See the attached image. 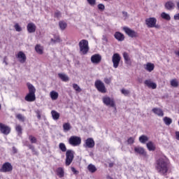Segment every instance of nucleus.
<instances>
[{
  "mask_svg": "<svg viewBox=\"0 0 179 179\" xmlns=\"http://www.w3.org/2000/svg\"><path fill=\"white\" fill-rule=\"evenodd\" d=\"M155 169L161 176H166L169 171V162L167 159L161 157L157 160Z\"/></svg>",
  "mask_w": 179,
  "mask_h": 179,
  "instance_id": "1",
  "label": "nucleus"
},
{
  "mask_svg": "<svg viewBox=\"0 0 179 179\" xmlns=\"http://www.w3.org/2000/svg\"><path fill=\"white\" fill-rule=\"evenodd\" d=\"M80 52L83 55H86L89 52V41L86 39H83L79 42Z\"/></svg>",
  "mask_w": 179,
  "mask_h": 179,
  "instance_id": "2",
  "label": "nucleus"
},
{
  "mask_svg": "<svg viewBox=\"0 0 179 179\" xmlns=\"http://www.w3.org/2000/svg\"><path fill=\"white\" fill-rule=\"evenodd\" d=\"M74 155L75 152L72 150H68L66 152V166H71V164L73 162V157H75Z\"/></svg>",
  "mask_w": 179,
  "mask_h": 179,
  "instance_id": "3",
  "label": "nucleus"
},
{
  "mask_svg": "<svg viewBox=\"0 0 179 179\" xmlns=\"http://www.w3.org/2000/svg\"><path fill=\"white\" fill-rule=\"evenodd\" d=\"M94 86L96 89L100 93H106L107 89L106 88V85H104V83H103L100 80H97L95 81Z\"/></svg>",
  "mask_w": 179,
  "mask_h": 179,
  "instance_id": "4",
  "label": "nucleus"
},
{
  "mask_svg": "<svg viewBox=\"0 0 179 179\" xmlns=\"http://www.w3.org/2000/svg\"><path fill=\"white\" fill-rule=\"evenodd\" d=\"M69 143L71 146H79L82 143V138L76 136H71L69 139Z\"/></svg>",
  "mask_w": 179,
  "mask_h": 179,
  "instance_id": "5",
  "label": "nucleus"
},
{
  "mask_svg": "<svg viewBox=\"0 0 179 179\" xmlns=\"http://www.w3.org/2000/svg\"><path fill=\"white\" fill-rule=\"evenodd\" d=\"M123 30L126 33V34H127V36L129 37H131V38H136V37L139 36L138 32L135 31L134 30L131 29L128 27H123Z\"/></svg>",
  "mask_w": 179,
  "mask_h": 179,
  "instance_id": "6",
  "label": "nucleus"
},
{
  "mask_svg": "<svg viewBox=\"0 0 179 179\" xmlns=\"http://www.w3.org/2000/svg\"><path fill=\"white\" fill-rule=\"evenodd\" d=\"M121 61V56H120V54L115 53L112 56V62L113 64V68L117 69L118 66H120V62Z\"/></svg>",
  "mask_w": 179,
  "mask_h": 179,
  "instance_id": "7",
  "label": "nucleus"
},
{
  "mask_svg": "<svg viewBox=\"0 0 179 179\" xmlns=\"http://www.w3.org/2000/svg\"><path fill=\"white\" fill-rule=\"evenodd\" d=\"M156 23H157V19L155 17H150L145 20V24L148 26V27H155L157 29L159 27L156 25Z\"/></svg>",
  "mask_w": 179,
  "mask_h": 179,
  "instance_id": "8",
  "label": "nucleus"
},
{
  "mask_svg": "<svg viewBox=\"0 0 179 179\" xmlns=\"http://www.w3.org/2000/svg\"><path fill=\"white\" fill-rule=\"evenodd\" d=\"M102 101L105 106H109L110 107H115V101L114 99L110 98L109 96H103Z\"/></svg>",
  "mask_w": 179,
  "mask_h": 179,
  "instance_id": "9",
  "label": "nucleus"
},
{
  "mask_svg": "<svg viewBox=\"0 0 179 179\" xmlns=\"http://www.w3.org/2000/svg\"><path fill=\"white\" fill-rule=\"evenodd\" d=\"M13 170V166L12 164L10 162H5L3 165L0 171L1 173H9V171H12Z\"/></svg>",
  "mask_w": 179,
  "mask_h": 179,
  "instance_id": "10",
  "label": "nucleus"
},
{
  "mask_svg": "<svg viewBox=\"0 0 179 179\" xmlns=\"http://www.w3.org/2000/svg\"><path fill=\"white\" fill-rule=\"evenodd\" d=\"M0 134H3V135H9V134H10V127L0 122Z\"/></svg>",
  "mask_w": 179,
  "mask_h": 179,
  "instance_id": "11",
  "label": "nucleus"
},
{
  "mask_svg": "<svg viewBox=\"0 0 179 179\" xmlns=\"http://www.w3.org/2000/svg\"><path fill=\"white\" fill-rule=\"evenodd\" d=\"M95 145H96V143H94V140H93V138H88L85 140L83 146L85 148L93 149Z\"/></svg>",
  "mask_w": 179,
  "mask_h": 179,
  "instance_id": "12",
  "label": "nucleus"
},
{
  "mask_svg": "<svg viewBox=\"0 0 179 179\" xmlns=\"http://www.w3.org/2000/svg\"><path fill=\"white\" fill-rule=\"evenodd\" d=\"M134 152L137 155H140V156H144L146 157V151H145V148L142 147H135L134 148Z\"/></svg>",
  "mask_w": 179,
  "mask_h": 179,
  "instance_id": "13",
  "label": "nucleus"
},
{
  "mask_svg": "<svg viewBox=\"0 0 179 179\" xmlns=\"http://www.w3.org/2000/svg\"><path fill=\"white\" fill-rule=\"evenodd\" d=\"M92 64H100L101 62V55L99 54L94 55L91 57Z\"/></svg>",
  "mask_w": 179,
  "mask_h": 179,
  "instance_id": "14",
  "label": "nucleus"
},
{
  "mask_svg": "<svg viewBox=\"0 0 179 179\" xmlns=\"http://www.w3.org/2000/svg\"><path fill=\"white\" fill-rule=\"evenodd\" d=\"M144 85H145V86H147L150 89H156V87H157V85L152 82V80H145L144 82Z\"/></svg>",
  "mask_w": 179,
  "mask_h": 179,
  "instance_id": "15",
  "label": "nucleus"
},
{
  "mask_svg": "<svg viewBox=\"0 0 179 179\" xmlns=\"http://www.w3.org/2000/svg\"><path fill=\"white\" fill-rule=\"evenodd\" d=\"M114 37L117 41H124V40H125V36L120 31H116L114 34Z\"/></svg>",
  "mask_w": 179,
  "mask_h": 179,
  "instance_id": "16",
  "label": "nucleus"
},
{
  "mask_svg": "<svg viewBox=\"0 0 179 179\" xmlns=\"http://www.w3.org/2000/svg\"><path fill=\"white\" fill-rule=\"evenodd\" d=\"M27 31L29 33H34L36 32V29H37V27H36V24L33 22H30L27 26Z\"/></svg>",
  "mask_w": 179,
  "mask_h": 179,
  "instance_id": "17",
  "label": "nucleus"
},
{
  "mask_svg": "<svg viewBox=\"0 0 179 179\" xmlns=\"http://www.w3.org/2000/svg\"><path fill=\"white\" fill-rule=\"evenodd\" d=\"M17 58H18L19 62L21 64H24V62H26V55H24V52L22 51L17 53Z\"/></svg>",
  "mask_w": 179,
  "mask_h": 179,
  "instance_id": "18",
  "label": "nucleus"
},
{
  "mask_svg": "<svg viewBox=\"0 0 179 179\" xmlns=\"http://www.w3.org/2000/svg\"><path fill=\"white\" fill-rule=\"evenodd\" d=\"M123 58L124 59L125 64L127 65H131V64H132V62H131V57H129V55H128L127 52L123 53Z\"/></svg>",
  "mask_w": 179,
  "mask_h": 179,
  "instance_id": "19",
  "label": "nucleus"
},
{
  "mask_svg": "<svg viewBox=\"0 0 179 179\" xmlns=\"http://www.w3.org/2000/svg\"><path fill=\"white\" fill-rule=\"evenodd\" d=\"M152 111L159 117H163V115H164L163 110L159 108H154Z\"/></svg>",
  "mask_w": 179,
  "mask_h": 179,
  "instance_id": "20",
  "label": "nucleus"
},
{
  "mask_svg": "<svg viewBox=\"0 0 179 179\" xmlns=\"http://www.w3.org/2000/svg\"><path fill=\"white\" fill-rule=\"evenodd\" d=\"M165 8L168 10H171L174 9V8H176V4H174V3L173 1H167L165 3Z\"/></svg>",
  "mask_w": 179,
  "mask_h": 179,
  "instance_id": "21",
  "label": "nucleus"
},
{
  "mask_svg": "<svg viewBox=\"0 0 179 179\" xmlns=\"http://www.w3.org/2000/svg\"><path fill=\"white\" fill-rule=\"evenodd\" d=\"M144 68L148 72H152L155 69V64L148 62L144 65Z\"/></svg>",
  "mask_w": 179,
  "mask_h": 179,
  "instance_id": "22",
  "label": "nucleus"
},
{
  "mask_svg": "<svg viewBox=\"0 0 179 179\" xmlns=\"http://www.w3.org/2000/svg\"><path fill=\"white\" fill-rule=\"evenodd\" d=\"M27 86L28 87L29 94H36V87H34L31 83H27Z\"/></svg>",
  "mask_w": 179,
  "mask_h": 179,
  "instance_id": "23",
  "label": "nucleus"
},
{
  "mask_svg": "<svg viewBox=\"0 0 179 179\" xmlns=\"http://www.w3.org/2000/svg\"><path fill=\"white\" fill-rule=\"evenodd\" d=\"M25 100L26 101H34L36 100V94L28 93L25 96Z\"/></svg>",
  "mask_w": 179,
  "mask_h": 179,
  "instance_id": "24",
  "label": "nucleus"
},
{
  "mask_svg": "<svg viewBox=\"0 0 179 179\" xmlns=\"http://www.w3.org/2000/svg\"><path fill=\"white\" fill-rule=\"evenodd\" d=\"M146 145L150 152H153L156 150V146L155 145V143H153V142L150 141L146 144Z\"/></svg>",
  "mask_w": 179,
  "mask_h": 179,
  "instance_id": "25",
  "label": "nucleus"
},
{
  "mask_svg": "<svg viewBox=\"0 0 179 179\" xmlns=\"http://www.w3.org/2000/svg\"><path fill=\"white\" fill-rule=\"evenodd\" d=\"M71 129H72V126H71V123L67 122L63 124L64 132H69V131H71Z\"/></svg>",
  "mask_w": 179,
  "mask_h": 179,
  "instance_id": "26",
  "label": "nucleus"
},
{
  "mask_svg": "<svg viewBox=\"0 0 179 179\" xmlns=\"http://www.w3.org/2000/svg\"><path fill=\"white\" fill-rule=\"evenodd\" d=\"M87 169L90 173H96L97 171V168L93 164H90L87 166Z\"/></svg>",
  "mask_w": 179,
  "mask_h": 179,
  "instance_id": "27",
  "label": "nucleus"
},
{
  "mask_svg": "<svg viewBox=\"0 0 179 179\" xmlns=\"http://www.w3.org/2000/svg\"><path fill=\"white\" fill-rule=\"evenodd\" d=\"M59 78H61V80L63 82H68L69 80V77L66 74L64 73H59L58 74Z\"/></svg>",
  "mask_w": 179,
  "mask_h": 179,
  "instance_id": "28",
  "label": "nucleus"
},
{
  "mask_svg": "<svg viewBox=\"0 0 179 179\" xmlns=\"http://www.w3.org/2000/svg\"><path fill=\"white\" fill-rule=\"evenodd\" d=\"M148 141H149V137H148V136L142 135L139 137V142H141V143H145Z\"/></svg>",
  "mask_w": 179,
  "mask_h": 179,
  "instance_id": "29",
  "label": "nucleus"
},
{
  "mask_svg": "<svg viewBox=\"0 0 179 179\" xmlns=\"http://www.w3.org/2000/svg\"><path fill=\"white\" fill-rule=\"evenodd\" d=\"M161 17L164 20H168V21L171 20V17H170V15L164 12L162 13Z\"/></svg>",
  "mask_w": 179,
  "mask_h": 179,
  "instance_id": "30",
  "label": "nucleus"
},
{
  "mask_svg": "<svg viewBox=\"0 0 179 179\" xmlns=\"http://www.w3.org/2000/svg\"><path fill=\"white\" fill-rule=\"evenodd\" d=\"M57 174L59 178H62L64 176V169L62 167H59L57 169Z\"/></svg>",
  "mask_w": 179,
  "mask_h": 179,
  "instance_id": "31",
  "label": "nucleus"
},
{
  "mask_svg": "<svg viewBox=\"0 0 179 179\" xmlns=\"http://www.w3.org/2000/svg\"><path fill=\"white\" fill-rule=\"evenodd\" d=\"M163 121L164 124L168 126L171 125V124L173 123V120L169 117H164L163 119Z\"/></svg>",
  "mask_w": 179,
  "mask_h": 179,
  "instance_id": "32",
  "label": "nucleus"
},
{
  "mask_svg": "<svg viewBox=\"0 0 179 179\" xmlns=\"http://www.w3.org/2000/svg\"><path fill=\"white\" fill-rule=\"evenodd\" d=\"M52 119L55 120H59V114L55 110L51 111Z\"/></svg>",
  "mask_w": 179,
  "mask_h": 179,
  "instance_id": "33",
  "label": "nucleus"
},
{
  "mask_svg": "<svg viewBox=\"0 0 179 179\" xmlns=\"http://www.w3.org/2000/svg\"><path fill=\"white\" fill-rule=\"evenodd\" d=\"M50 96L52 100H57V99H58V92H57L55 91H52L50 93Z\"/></svg>",
  "mask_w": 179,
  "mask_h": 179,
  "instance_id": "34",
  "label": "nucleus"
},
{
  "mask_svg": "<svg viewBox=\"0 0 179 179\" xmlns=\"http://www.w3.org/2000/svg\"><path fill=\"white\" fill-rule=\"evenodd\" d=\"M59 26L62 30H65V29H66L67 24L64 21H59Z\"/></svg>",
  "mask_w": 179,
  "mask_h": 179,
  "instance_id": "35",
  "label": "nucleus"
},
{
  "mask_svg": "<svg viewBox=\"0 0 179 179\" xmlns=\"http://www.w3.org/2000/svg\"><path fill=\"white\" fill-rule=\"evenodd\" d=\"M35 51H36L38 54H43V47L40 45H36L35 47Z\"/></svg>",
  "mask_w": 179,
  "mask_h": 179,
  "instance_id": "36",
  "label": "nucleus"
},
{
  "mask_svg": "<svg viewBox=\"0 0 179 179\" xmlns=\"http://www.w3.org/2000/svg\"><path fill=\"white\" fill-rule=\"evenodd\" d=\"M15 117L17 118V120H19V121H21V122H24V120H26L24 116H23V115L20 113L16 115Z\"/></svg>",
  "mask_w": 179,
  "mask_h": 179,
  "instance_id": "37",
  "label": "nucleus"
},
{
  "mask_svg": "<svg viewBox=\"0 0 179 179\" xmlns=\"http://www.w3.org/2000/svg\"><path fill=\"white\" fill-rule=\"evenodd\" d=\"M59 148L62 152H67L66 151V145H65V143H60L59 144Z\"/></svg>",
  "mask_w": 179,
  "mask_h": 179,
  "instance_id": "38",
  "label": "nucleus"
},
{
  "mask_svg": "<svg viewBox=\"0 0 179 179\" xmlns=\"http://www.w3.org/2000/svg\"><path fill=\"white\" fill-rule=\"evenodd\" d=\"M171 85L173 87H178V81H177L176 79L171 80Z\"/></svg>",
  "mask_w": 179,
  "mask_h": 179,
  "instance_id": "39",
  "label": "nucleus"
},
{
  "mask_svg": "<svg viewBox=\"0 0 179 179\" xmlns=\"http://www.w3.org/2000/svg\"><path fill=\"white\" fill-rule=\"evenodd\" d=\"M35 113L38 120H41V113H43V110L37 109L35 110Z\"/></svg>",
  "mask_w": 179,
  "mask_h": 179,
  "instance_id": "40",
  "label": "nucleus"
},
{
  "mask_svg": "<svg viewBox=\"0 0 179 179\" xmlns=\"http://www.w3.org/2000/svg\"><path fill=\"white\" fill-rule=\"evenodd\" d=\"M29 139L31 143H37V138H36V137H34V136L29 135Z\"/></svg>",
  "mask_w": 179,
  "mask_h": 179,
  "instance_id": "41",
  "label": "nucleus"
},
{
  "mask_svg": "<svg viewBox=\"0 0 179 179\" xmlns=\"http://www.w3.org/2000/svg\"><path fill=\"white\" fill-rule=\"evenodd\" d=\"M73 88L74 89V90H76V92H78V93H80V92H82V89H80V87H79L78 84H73Z\"/></svg>",
  "mask_w": 179,
  "mask_h": 179,
  "instance_id": "42",
  "label": "nucleus"
},
{
  "mask_svg": "<svg viewBox=\"0 0 179 179\" xmlns=\"http://www.w3.org/2000/svg\"><path fill=\"white\" fill-rule=\"evenodd\" d=\"M121 93L122 94H124V96H129L131 92L129 90L122 89Z\"/></svg>",
  "mask_w": 179,
  "mask_h": 179,
  "instance_id": "43",
  "label": "nucleus"
},
{
  "mask_svg": "<svg viewBox=\"0 0 179 179\" xmlns=\"http://www.w3.org/2000/svg\"><path fill=\"white\" fill-rule=\"evenodd\" d=\"M15 129L17 132H18V135H22V126H20V124H17Z\"/></svg>",
  "mask_w": 179,
  "mask_h": 179,
  "instance_id": "44",
  "label": "nucleus"
},
{
  "mask_svg": "<svg viewBox=\"0 0 179 179\" xmlns=\"http://www.w3.org/2000/svg\"><path fill=\"white\" fill-rule=\"evenodd\" d=\"M98 9L101 10V12H103V10L106 9V6L103 3H99L98 4Z\"/></svg>",
  "mask_w": 179,
  "mask_h": 179,
  "instance_id": "45",
  "label": "nucleus"
},
{
  "mask_svg": "<svg viewBox=\"0 0 179 179\" xmlns=\"http://www.w3.org/2000/svg\"><path fill=\"white\" fill-rule=\"evenodd\" d=\"M50 41L53 44H56V43H59V37H55V38H51Z\"/></svg>",
  "mask_w": 179,
  "mask_h": 179,
  "instance_id": "46",
  "label": "nucleus"
},
{
  "mask_svg": "<svg viewBox=\"0 0 179 179\" xmlns=\"http://www.w3.org/2000/svg\"><path fill=\"white\" fill-rule=\"evenodd\" d=\"M135 142V138L133 137H130L127 140V143L129 145H132Z\"/></svg>",
  "mask_w": 179,
  "mask_h": 179,
  "instance_id": "47",
  "label": "nucleus"
},
{
  "mask_svg": "<svg viewBox=\"0 0 179 179\" xmlns=\"http://www.w3.org/2000/svg\"><path fill=\"white\" fill-rule=\"evenodd\" d=\"M14 28L15 29L16 31H22V27L17 23L14 25Z\"/></svg>",
  "mask_w": 179,
  "mask_h": 179,
  "instance_id": "48",
  "label": "nucleus"
},
{
  "mask_svg": "<svg viewBox=\"0 0 179 179\" xmlns=\"http://www.w3.org/2000/svg\"><path fill=\"white\" fill-rule=\"evenodd\" d=\"M103 82H105L106 85H110L111 83V78H105Z\"/></svg>",
  "mask_w": 179,
  "mask_h": 179,
  "instance_id": "49",
  "label": "nucleus"
},
{
  "mask_svg": "<svg viewBox=\"0 0 179 179\" xmlns=\"http://www.w3.org/2000/svg\"><path fill=\"white\" fill-rule=\"evenodd\" d=\"M87 1L91 6H94V5H96V0H87Z\"/></svg>",
  "mask_w": 179,
  "mask_h": 179,
  "instance_id": "50",
  "label": "nucleus"
},
{
  "mask_svg": "<svg viewBox=\"0 0 179 179\" xmlns=\"http://www.w3.org/2000/svg\"><path fill=\"white\" fill-rule=\"evenodd\" d=\"M102 40H103V44H107V43H108V39L107 38V36H106V35H103L102 36Z\"/></svg>",
  "mask_w": 179,
  "mask_h": 179,
  "instance_id": "51",
  "label": "nucleus"
},
{
  "mask_svg": "<svg viewBox=\"0 0 179 179\" xmlns=\"http://www.w3.org/2000/svg\"><path fill=\"white\" fill-rule=\"evenodd\" d=\"M27 146L29 148V149H30L31 150V152L36 151V150L34 148V145H33L31 144H28V145H27Z\"/></svg>",
  "mask_w": 179,
  "mask_h": 179,
  "instance_id": "52",
  "label": "nucleus"
},
{
  "mask_svg": "<svg viewBox=\"0 0 179 179\" xmlns=\"http://www.w3.org/2000/svg\"><path fill=\"white\" fill-rule=\"evenodd\" d=\"M55 17H61V12H59V11H56L55 13Z\"/></svg>",
  "mask_w": 179,
  "mask_h": 179,
  "instance_id": "53",
  "label": "nucleus"
},
{
  "mask_svg": "<svg viewBox=\"0 0 179 179\" xmlns=\"http://www.w3.org/2000/svg\"><path fill=\"white\" fill-rule=\"evenodd\" d=\"M122 15L124 19H128V13L125 11H122Z\"/></svg>",
  "mask_w": 179,
  "mask_h": 179,
  "instance_id": "54",
  "label": "nucleus"
},
{
  "mask_svg": "<svg viewBox=\"0 0 179 179\" xmlns=\"http://www.w3.org/2000/svg\"><path fill=\"white\" fill-rule=\"evenodd\" d=\"M16 153H17V148H16V147L13 146V154L16 155Z\"/></svg>",
  "mask_w": 179,
  "mask_h": 179,
  "instance_id": "55",
  "label": "nucleus"
},
{
  "mask_svg": "<svg viewBox=\"0 0 179 179\" xmlns=\"http://www.w3.org/2000/svg\"><path fill=\"white\" fill-rule=\"evenodd\" d=\"M71 171H73L74 174H78V171L75 169V167H71Z\"/></svg>",
  "mask_w": 179,
  "mask_h": 179,
  "instance_id": "56",
  "label": "nucleus"
},
{
  "mask_svg": "<svg viewBox=\"0 0 179 179\" xmlns=\"http://www.w3.org/2000/svg\"><path fill=\"white\" fill-rule=\"evenodd\" d=\"M176 139H177L178 141H179V131H176Z\"/></svg>",
  "mask_w": 179,
  "mask_h": 179,
  "instance_id": "57",
  "label": "nucleus"
},
{
  "mask_svg": "<svg viewBox=\"0 0 179 179\" xmlns=\"http://www.w3.org/2000/svg\"><path fill=\"white\" fill-rule=\"evenodd\" d=\"M176 6H177L178 10H179V1L176 2Z\"/></svg>",
  "mask_w": 179,
  "mask_h": 179,
  "instance_id": "58",
  "label": "nucleus"
},
{
  "mask_svg": "<svg viewBox=\"0 0 179 179\" xmlns=\"http://www.w3.org/2000/svg\"><path fill=\"white\" fill-rule=\"evenodd\" d=\"M114 166V163H110L109 164V167H113Z\"/></svg>",
  "mask_w": 179,
  "mask_h": 179,
  "instance_id": "59",
  "label": "nucleus"
},
{
  "mask_svg": "<svg viewBox=\"0 0 179 179\" xmlns=\"http://www.w3.org/2000/svg\"><path fill=\"white\" fill-rule=\"evenodd\" d=\"M107 179H113L110 176H107Z\"/></svg>",
  "mask_w": 179,
  "mask_h": 179,
  "instance_id": "60",
  "label": "nucleus"
},
{
  "mask_svg": "<svg viewBox=\"0 0 179 179\" xmlns=\"http://www.w3.org/2000/svg\"><path fill=\"white\" fill-rule=\"evenodd\" d=\"M3 62L6 64V65H8V62H6V61H3Z\"/></svg>",
  "mask_w": 179,
  "mask_h": 179,
  "instance_id": "61",
  "label": "nucleus"
},
{
  "mask_svg": "<svg viewBox=\"0 0 179 179\" xmlns=\"http://www.w3.org/2000/svg\"><path fill=\"white\" fill-rule=\"evenodd\" d=\"M1 108H2V106H1V104H0V110H1Z\"/></svg>",
  "mask_w": 179,
  "mask_h": 179,
  "instance_id": "62",
  "label": "nucleus"
},
{
  "mask_svg": "<svg viewBox=\"0 0 179 179\" xmlns=\"http://www.w3.org/2000/svg\"><path fill=\"white\" fill-rule=\"evenodd\" d=\"M104 1H108V0H104Z\"/></svg>",
  "mask_w": 179,
  "mask_h": 179,
  "instance_id": "63",
  "label": "nucleus"
}]
</instances>
